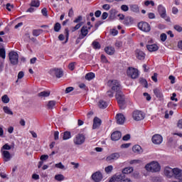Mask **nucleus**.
<instances>
[{"mask_svg":"<svg viewBox=\"0 0 182 182\" xmlns=\"http://www.w3.org/2000/svg\"><path fill=\"white\" fill-rule=\"evenodd\" d=\"M145 168L146 171H150L151 173H159V171L161 170V166L159 162L152 161L149 164H147L145 166Z\"/></svg>","mask_w":182,"mask_h":182,"instance_id":"obj_1","label":"nucleus"},{"mask_svg":"<svg viewBox=\"0 0 182 182\" xmlns=\"http://www.w3.org/2000/svg\"><path fill=\"white\" fill-rule=\"evenodd\" d=\"M108 86L116 93H120V92H122V85H120V82L116 80H109Z\"/></svg>","mask_w":182,"mask_h":182,"instance_id":"obj_2","label":"nucleus"},{"mask_svg":"<svg viewBox=\"0 0 182 182\" xmlns=\"http://www.w3.org/2000/svg\"><path fill=\"white\" fill-rule=\"evenodd\" d=\"M9 58L13 66H16L19 63V55L15 51H11L9 53Z\"/></svg>","mask_w":182,"mask_h":182,"instance_id":"obj_3","label":"nucleus"},{"mask_svg":"<svg viewBox=\"0 0 182 182\" xmlns=\"http://www.w3.org/2000/svg\"><path fill=\"white\" fill-rule=\"evenodd\" d=\"M115 97L117 100L118 105L120 109H124V105L126 104V100L124 98V95H123V92H117L115 95Z\"/></svg>","mask_w":182,"mask_h":182,"instance_id":"obj_4","label":"nucleus"},{"mask_svg":"<svg viewBox=\"0 0 182 182\" xmlns=\"http://www.w3.org/2000/svg\"><path fill=\"white\" fill-rule=\"evenodd\" d=\"M158 12L163 19H165L166 22H170V17L167 16V13L166 11V8L163 5L160 4L158 6Z\"/></svg>","mask_w":182,"mask_h":182,"instance_id":"obj_5","label":"nucleus"},{"mask_svg":"<svg viewBox=\"0 0 182 182\" xmlns=\"http://www.w3.org/2000/svg\"><path fill=\"white\" fill-rule=\"evenodd\" d=\"M138 28L140 29V31H142V32H150V31H151L150 24L146 21L139 22L138 23Z\"/></svg>","mask_w":182,"mask_h":182,"instance_id":"obj_6","label":"nucleus"},{"mask_svg":"<svg viewBox=\"0 0 182 182\" xmlns=\"http://www.w3.org/2000/svg\"><path fill=\"white\" fill-rule=\"evenodd\" d=\"M132 117L136 122H140V120H143L146 117V114L141 111L136 110L134 111Z\"/></svg>","mask_w":182,"mask_h":182,"instance_id":"obj_7","label":"nucleus"},{"mask_svg":"<svg viewBox=\"0 0 182 182\" xmlns=\"http://www.w3.org/2000/svg\"><path fill=\"white\" fill-rule=\"evenodd\" d=\"M127 75L132 79H137L139 77V70L133 68H129L127 71Z\"/></svg>","mask_w":182,"mask_h":182,"instance_id":"obj_8","label":"nucleus"},{"mask_svg":"<svg viewBox=\"0 0 182 182\" xmlns=\"http://www.w3.org/2000/svg\"><path fill=\"white\" fill-rule=\"evenodd\" d=\"M50 74L51 76L60 79L63 76V71L60 68H53L50 70Z\"/></svg>","mask_w":182,"mask_h":182,"instance_id":"obj_9","label":"nucleus"},{"mask_svg":"<svg viewBox=\"0 0 182 182\" xmlns=\"http://www.w3.org/2000/svg\"><path fill=\"white\" fill-rule=\"evenodd\" d=\"M91 178L95 182H100L103 180V175L100 171H97L92 175Z\"/></svg>","mask_w":182,"mask_h":182,"instance_id":"obj_10","label":"nucleus"},{"mask_svg":"<svg viewBox=\"0 0 182 182\" xmlns=\"http://www.w3.org/2000/svg\"><path fill=\"white\" fill-rule=\"evenodd\" d=\"M75 144L80 145L85 143V135L78 134L74 139Z\"/></svg>","mask_w":182,"mask_h":182,"instance_id":"obj_11","label":"nucleus"},{"mask_svg":"<svg viewBox=\"0 0 182 182\" xmlns=\"http://www.w3.org/2000/svg\"><path fill=\"white\" fill-rule=\"evenodd\" d=\"M172 177L176 178L177 180H180L182 177V170L178 168H173Z\"/></svg>","mask_w":182,"mask_h":182,"instance_id":"obj_12","label":"nucleus"},{"mask_svg":"<svg viewBox=\"0 0 182 182\" xmlns=\"http://www.w3.org/2000/svg\"><path fill=\"white\" fill-rule=\"evenodd\" d=\"M152 143L154 144H161L163 142V136L160 134H155L152 136Z\"/></svg>","mask_w":182,"mask_h":182,"instance_id":"obj_13","label":"nucleus"},{"mask_svg":"<svg viewBox=\"0 0 182 182\" xmlns=\"http://www.w3.org/2000/svg\"><path fill=\"white\" fill-rule=\"evenodd\" d=\"M122 139V132L120 131H115L111 134V140L112 141H117Z\"/></svg>","mask_w":182,"mask_h":182,"instance_id":"obj_14","label":"nucleus"},{"mask_svg":"<svg viewBox=\"0 0 182 182\" xmlns=\"http://www.w3.org/2000/svg\"><path fill=\"white\" fill-rule=\"evenodd\" d=\"M81 34L79 36L80 39H84L87 36L89 33V30L87 29V26H82L80 30Z\"/></svg>","mask_w":182,"mask_h":182,"instance_id":"obj_15","label":"nucleus"},{"mask_svg":"<svg viewBox=\"0 0 182 182\" xmlns=\"http://www.w3.org/2000/svg\"><path fill=\"white\" fill-rule=\"evenodd\" d=\"M117 124H124L126 117L122 114H117L115 117Z\"/></svg>","mask_w":182,"mask_h":182,"instance_id":"obj_16","label":"nucleus"},{"mask_svg":"<svg viewBox=\"0 0 182 182\" xmlns=\"http://www.w3.org/2000/svg\"><path fill=\"white\" fill-rule=\"evenodd\" d=\"M164 173L166 177L168 178H171V177H173V168L168 166L164 168Z\"/></svg>","mask_w":182,"mask_h":182,"instance_id":"obj_17","label":"nucleus"},{"mask_svg":"<svg viewBox=\"0 0 182 182\" xmlns=\"http://www.w3.org/2000/svg\"><path fill=\"white\" fill-rule=\"evenodd\" d=\"M136 57L139 60H144V58H146V54L143 51H141V50L137 49L136 50Z\"/></svg>","mask_w":182,"mask_h":182,"instance_id":"obj_18","label":"nucleus"},{"mask_svg":"<svg viewBox=\"0 0 182 182\" xmlns=\"http://www.w3.org/2000/svg\"><path fill=\"white\" fill-rule=\"evenodd\" d=\"M102 124V119H99L97 117H95L93 120L92 129H97V127H100Z\"/></svg>","mask_w":182,"mask_h":182,"instance_id":"obj_19","label":"nucleus"},{"mask_svg":"<svg viewBox=\"0 0 182 182\" xmlns=\"http://www.w3.org/2000/svg\"><path fill=\"white\" fill-rule=\"evenodd\" d=\"M119 157L120 154L119 153H114L107 157V161H112V160H117Z\"/></svg>","mask_w":182,"mask_h":182,"instance_id":"obj_20","label":"nucleus"},{"mask_svg":"<svg viewBox=\"0 0 182 182\" xmlns=\"http://www.w3.org/2000/svg\"><path fill=\"white\" fill-rule=\"evenodd\" d=\"M126 175L124 173H123V172H122V173H117L115 174V179L116 181H119L122 182L124 180H126Z\"/></svg>","mask_w":182,"mask_h":182,"instance_id":"obj_21","label":"nucleus"},{"mask_svg":"<svg viewBox=\"0 0 182 182\" xmlns=\"http://www.w3.org/2000/svg\"><path fill=\"white\" fill-rule=\"evenodd\" d=\"M132 151L136 154H141V153H143V149H141V146H140V145H134L132 147Z\"/></svg>","mask_w":182,"mask_h":182,"instance_id":"obj_22","label":"nucleus"},{"mask_svg":"<svg viewBox=\"0 0 182 182\" xmlns=\"http://www.w3.org/2000/svg\"><path fill=\"white\" fill-rule=\"evenodd\" d=\"M1 154L4 159V161H9L11 160V153L8 151H2Z\"/></svg>","mask_w":182,"mask_h":182,"instance_id":"obj_23","label":"nucleus"},{"mask_svg":"<svg viewBox=\"0 0 182 182\" xmlns=\"http://www.w3.org/2000/svg\"><path fill=\"white\" fill-rule=\"evenodd\" d=\"M154 93L155 96H156L158 99H159V100H163V93L160 90H159V88L154 89Z\"/></svg>","mask_w":182,"mask_h":182,"instance_id":"obj_24","label":"nucleus"},{"mask_svg":"<svg viewBox=\"0 0 182 182\" xmlns=\"http://www.w3.org/2000/svg\"><path fill=\"white\" fill-rule=\"evenodd\" d=\"M146 48L149 52H156L159 50V46L156 44H151L146 46Z\"/></svg>","mask_w":182,"mask_h":182,"instance_id":"obj_25","label":"nucleus"},{"mask_svg":"<svg viewBox=\"0 0 182 182\" xmlns=\"http://www.w3.org/2000/svg\"><path fill=\"white\" fill-rule=\"evenodd\" d=\"M55 105H56V101L50 100V101H48V102L47 103L46 107L48 110H52V109H53V107H55Z\"/></svg>","mask_w":182,"mask_h":182,"instance_id":"obj_26","label":"nucleus"},{"mask_svg":"<svg viewBox=\"0 0 182 182\" xmlns=\"http://www.w3.org/2000/svg\"><path fill=\"white\" fill-rule=\"evenodd\" d=\"M129 8L132 12H135L136 14H139V12H140V9L139 8V5L132 4L129 6Z\"/></svg>","mask_w":182,"mask_h":182,"instance_id":"obj_27","label":"nucleus"},{"mask_svg":"<svg viewBox=\"0 0 182 182\" xmlns=\"http://www.w3.org/2000/svg\"><path fill=\"white\" fill-rule=\"evenodd\" d=\"M105 52H106L107 53V55H114V48L113 47H110V46H108V47H106L105 48Z\"/></svg>","mask_w":182,"mask_h":182,"instance_id":"obj_28","label":"nucleus"},{"mask_svg":"<svg viewBox=\"0 0 182 182\" xmlns=\"http://www.w3.org/2000/svg\"><path fill=\"white\" fill-rule=\"evenodd\" d=\"M133 167L128 166L127 168H124L122 169V173L126 174H130L131 173H133Z\"/></svg>","mask_w":182,"mask_h":182,"instance_id":"obj_29","label":"nucleus"},{"mask_svg":"<svg viewBox=\"0 0 182 182\" xmlns=\"http://www.w3.org/2000/svg\"><path fill=\"white\" fill-rule=\"evenodd\" d=\"M38 97H49L50 96V92L43 91L38 94Z\"/></svg>","mask_w":182,"mask_h":182,"instance_id":"obj_30","label":"nucleus"},{"mask_svg":"<svg viewBox=\"0 0 182 182\" xmlns=\"http://www.w3.org/2000/svg\"><path fill=\"white\" fill-rule=\"evenodd\" d=\"M98 106L100 109H106V107H107V102H106V101L100 100Z\"/></svg>","mask_w":182,"mask_h":182,"instance_id":"obj_31","label":"nucleus"},{"mask_svg":"<svg viewBox=\"0 0 182 182\" xmlns=\"http://www.w3.org/2000/svg\"><path fill=\"white\" fill-rule=\"evenodd\" d=\"M72 137L70 132L66 131L63 133V140H69Z\"/></svg>","mask_w":182,"mask_h":182,"instance_id":"obj_32","label":"nucleus"},{"mask_svg":"<svg viewBox=\"0 0 182 182\" xmlns=\"http://www.w3.org/2000/svg\"><path fill=\"white\" fill-rule=\"evenodd\" d=\"M39 5H41V2L39 0H32L30 4V6H34L35 8H39Z\"/></svg>","mask_w":182,"mask_h":182,"instance_id":"obj_33","label":"nucleus"},{"mask_svg":"<svg viewBox=\"0 0 182 182\" xmlns=\"http://www.w3.org/2000/svg\"><path fill=\"white\" fill-rule=\"evenodd\" d=\"M86 80H92V79H95V73H88L85 75Z\"/></svg>","mask_w":182,"mask_h":182,"instance_id":"obj_34","label":"nucleus"},{"mask_svg":"<svg viewBox=\"0 0 182 182\" xmlns=\"http://www.w3.org/2000/svg\"><path fill=\"white\" fill-rule=\"evenodd\" d=\"M42 32H43V30H42V29L33 30V36H39V35H41V33H42Z\"/></svg>","mask_w":182,"mask_h":182,"instance_id":"obj_35","label":"nucleus"},{"mask_svg":"<svg viewBox=\"0 0 182 182\" xmlns=\"http://www.w3.org/2000/svg\"><path fill=\"white\" fill-rule=\"evenodd\" d=\"M55 180L57 181H63V180H65V176L62 174H57L55 176Z\"/></svg>","mask_w":182,"mask_h":182,"instance_id":"obj_36","label":"nucleus"},{"mask_svg":"<svg viewBox=\"0 0 182 182\" xmlns=\"http://www.w3.org/2000/svg\"><path fill=\"white\" fill-rule=\"evenodd\" d=\"M62 28L60 23H55L54 25V31L55 32H59Z\"/></svg>","mask_w":182,"mask_h":182,"instance_id":"obj_37","label":"nucleus"},{"mask_svg":"<svg viewBox=\"0 0 182 182\" xmlns=\"http://www.w3.org/2000/svg\"><path fill=\"white\" fill-rule=\"evenodd\" d=\"M6 56V51H5V48H2L0 49V58L2 59H5Z\"/></svg>","mask_w":182,"mask_h":182,"instance_id":"obj_38","label":"nucleus"},{"mask_svg":"<svg viewBox=\"0 0 182 182\" xmlns=\"http://www.w3.org/2000/svg\"><path fill=\"white\" fill-rule=\"evenodd\" d=\"M4 113H6V114H14V112L9 109V107H4L3 108Z\"/></svg>","mask_w":182,"mask_h":182,"instance_id":"obj_39","label":"nucleus"},{"mask_svg":"<svg viewBox=\"0 0 182 182\" xmlns=\"http://www.w3.org/2000/svg\"><path fill=\"white\" fill-rule=\"evenodd\" d=\"M83 25V22L78 23L75 26L72 28V32H75V31H77Z\"/></svg>","mask_w":182,"mask_h":182,"instance_id":"obj_40","label":"nucleus"},{"mask_svg":"<svg viewBox=\"0 0 182 182\" xmlns=\"http://www.w3.org/2000/svg\"><path fill=\"white\" fill-rule=\"evenodd\" d=\"M139 83L144 85V87H148L147 80L144 78H139Z\"/></svg>","mask_w":182,"mask_h":182,"instance_id":"obj_41","label":"nucleus"},{"mask_svg":"<svg viewBox=\"0 0 182 182\" xmlns=\"http://www.w3.org/2000/svg\"><path fill=\"white\" fill-rule=\"evenodd\" d=\"M116 14H117V11H116V9L110 10L109 18H112V19H114V16H116Z\"/></svg>","mask_w":182,"mask_h":182,"instance_id":"obj_42","label":"nucleus"},{"mask_svg":"<svg viewBox=\"0 0 182 182\" xmlns=\"http://www.w3.org/2000/svg\"><path fill=\"white\" fill-rule=\"evenodd\" d=\"M1 100H2L3 103H9V98L8 97L7 95H4L1 97Z\"/></svg>","mask_w":182,"mask_h":182,"instance_id":"obj_43","label":"nucleus"},{"mask_svg":"<svg viewBox=\"0 0 182 182\" xmlns=\"http://www.w3.org/2000/svg\"><path fill=\"white\" fill-rule=\"evenodd\" d=\"M92 46L94 49H100V43H99L97 41H94L92 43Z\"/></svg>","mask_w":182,"mask_h":182,"instance_id":"obj_44","label":"nucleus"},{"mask_svg":"<svg viewBox=\"0 0 182 182\" xmlns=\"http://www.w3.org/2000/svg\"><path fill=\"white\" fill-rule=\"evenodd\" d=\"M11 146H9L8 144H6L2 146L1 151H4V150H11Z\"/></svg>","mask_w":182,"mask_h":182,"instance_id":"obj_45","label":"nucleus"},{"mask_svg":"<svg viewBox=\"0 0 182 182\" xmlns=\"http://www.w3.org/2000/svg\"><path fill=\"white\" fill-rule=\"evenodd\" d=\"M113 171V166L110 165L105 168V173H112Z\"/></svg>","mask_w":182,"mask_h":182,"instance_id":"obj_46","label":"nucleus"},{"mask_svg":"<svg viewBox=\"0 0 182 182\" xmlns=\"http://www.w3.org/2000/svg\"><path fill=\"white\" fill-rule=\"evenodd\" d=\"M161 42H166L167 40V35L166 33H161L160 36Z\"/></svg>","mask_w":182,"mask_h":182,"instance_id":"obj_47","label":"nucleus"},{"mask_svg":"<svg viewBox=\"0 0 182 182\" xmlns=\"http://www.w3.org/2000/svg\"><path fill=\"white\" fill-rule=\"evenodd\" d=\"M75 65H76V63L75 62L70 63L68 65V68L70 69V70H75Z\"/></svg>","mask_w":182,"mask_h":182,"instance_id":"obj_48","label":"nucleus"},{"mask_svg":"<svg viewBox=\"0 0 182 182\" xmlns=\"http://www.w3.org/2000/svg\"><path fill=\"white\" fill-rule=\"evenodd\" d=\"M48 159H49V156L46 154L41 155V156L40 157V160H41L42 161H46Z\"/></svg>","mask_w":182,"mask_h":182,"instance_id":"obj_49","label":"nucleus"},{"mask_svg":"<svg viewBox=\"0 0 182 182\" xmlns=\"http://www.w3.org/2000/svg\"><path fill=\"white\" fill-rule=\"evenodd\" d=\"M130 138H131L130 134H127L122 137V140L124 141H127L130 140Z\"/></svg>","mask_w":182,"mask_h":182,"instance_id":"obj_50","label":"nucleus"},{"mask_svg":"<svg viewBox=\"0 0 182 182\" xmlns=\"http://www.w3.org/2000/svg\"><path fill=\"white\" fill-rule=\"evenodd\" d=\"M121 9L124 12H127V11H129V6L127 5L123 4L121 6Z\"/></svg>","mask_w":182,"mask_h":182,"instance_id":"obj_51","label":"nucleus"},{"mask_svg":"<svg viewBox=\"0 0 182 182\" xmlns=\"http://www.w3.org/2000/svg\"><path fill=\"white\" fill-rule=\"evenodd\" d=\"M6 9L7 11H9V12H11V9H14V4H11L10 3H8L6 5Z\"/></svg>","mask_w":182,"mask_h":182,"instance_id":"obj_52","label":"nucleus"},{"mask_svg":"<svg viewBox=\"0 0 182 182\" xmlns=\"http://www.w3.org/2000/svg\"><path fill=\"white\" fill-rule=\"evenodd\" d=\"M173 28L175 29V31H177V32H182V27L179 25H175L173 26Z\"/></svg>","mask_w":182,"mask_h":182,"instance_id":"obj_53","label":"nucleus"},{"mask_svg":"<svg viewBox=\"0 0 182 182\" xmlns=\"http://www.w3.org/2000/svg\"><path fill=\"white\" fill-rule=\"evenodd\" d=\"M55 166L57 168H60L61 170H63V168H65V166H63L61 162L56 164Z\"/></svg>","mask_w":182,"mask_h":182,"instance_id":"obj_54","label":"nucleus"},{"mask_svg":"<svg viewBox=\"0 0 182 182\" xmlns=\"http://www.w3.org/2000/svg\"><path fill=\"white\" fill-rule=\"evenodd\" d=\"M101 60H102V62H103V63H109V61L107 60V58H106V56L105 55H101Z\"/></svg>","mask_w":182,"mask_h":182,"instance_id":"obj_55","label":"nucleus"},{"mask_svg":"<svg viewBox=\"0 0 182 182\" xmlns=\"http://www.w3.org/2000/svg\"><path fill=\"white\" fill-rule=\"evenodd\" d=\"M75 88L73 87H68L65 89V93H70V92H73Z\"/></svg>","mask_w":182,"mask_h":182,"instance_id":"obj_56","label":"nucleus"},{"mask_svg":"<svg viewBox=\"0 0 182 182\" xmlns=\"http://www.w3.org/2000/svg\"><path fill=\"white\" fill-rule=\"evenodd\" d=\"M157 76H158L157 73H154V75L151 77L152 80H154V82H155V83H157V82H158Z\"/></svg>","mask_w":182,"mask_h":182,"instance_id":"obj_57","label":"nucleus"},{"mask_svg":"<svg viewBox=\"0 0 182 182\" xmlns=\"http://www.w3.org/2000/svg\"><path fill=\"white\" fill-rule=\"evenodd\" d=\"M169 80H171V83L173 85V83H176V77L173 75H170L168 77Z\"/></svg>","mask_w":182,"mask_h":182,"instance_id":"obj_58","label":"nucleus"},{"mask_svg":"<svg viewBox=\"0 0 182 182\" xmlns=\"http://www.w3.org/2000/svg\"><path fill=\"white\" fill-rule=\"evenodd\" d=\"M41 14L43 15V16H48V9L46 8H43L41 10Z\"/></svg>","mask_w":182,"mask_h":182,"instance_id":"obj_59","label":"nucleus"},{"mask_svg":"<svg viewBox=\"0 0 182 182\" xmlns=\"http://www.w3.org/2000/svg\"><path fill=\"white\" fill-rule=\"evenodd\" d=\"M82 16H79L77 18H75L73 22L74 23H79V22H80V21H82Z\"/></svg>","mask_w":182,"mask_h":182,"instance_id":"obj_60","label":"nucleus"},{"mask_svg":"<svg viewBox=\"0 0 182 182\" xmlns=\"http://www.w3.org/2000/svg\"><path fill=\"white\" fill-rule=\"evenodd\" d=\"M144 96L146 97L148 102H149V100H151V97L150 96V95H149V93L144 92Z\"/></svg>","mask_w":182,"mask_h":182,"instance_id":"obj_61","label":"nucleus"},{"mask_svg":"<svg viewBox=\"0 0 182 182\" xmlns=\"http://www.w3.org/2000/svg\"><path fill=\"white\" fill-rule=\"evenodd\" d=\"M140 160L134 159L129 161V164H139L140 163Z\"/></svg>","mask_w":182,"mask_h":182,"instance_id":"obj_62","label":"nucleus"},{"mask_svg":"<svg viewBox=\"0 0 182 182\" xmlns=\"http://www.w3.org/2000/svg\"><path fill=\"white\" fill-rule=\"evenodd\" d=\"M25 76V73L23 71H20L18 74V79H22Z\"/></svg>","mask_w":182,"mask_h":182,"instance_id":"obj_63","label":"nucleus"},{"mask_svg":"<svg viewBox=\"0 0 182 182\" xmlns=\"http://www.w3.org/2000/svg\"><path fill=\"white\" fill-rule=\"evenodd\" d=\"M177 126L179 129H182V119L178 120Z\"/></svg>","mask_w":182,"mask_h":182,"instance_id":"obj_64","label":"nucleus"}]
</instances>
